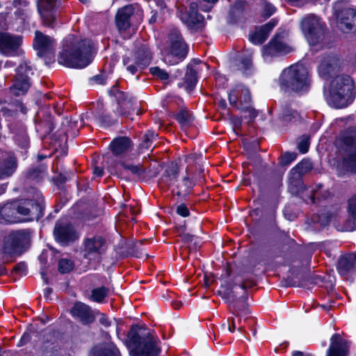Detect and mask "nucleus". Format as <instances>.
<instances>
[{"mask_svg": "<svg viewBox=\"0 0 356 356\" xmlns=\"http://www.w3.org/2000/svg\"><path fill=\"white\" fill-rule=\"evenodd\" d=\"M92 49L90 40H81L74 35H69L63 40L58 63L68 67L83 68L92 61Z\"/></svg>", "mask_w": 356, "mask_h": 356, "instance_id": "f257e3e1", "label": "nucleus"}, {"mask_svg": "<svg viewBox=\"0 0 356 356\" xmlns=\"http://www.w3.org/2000/svg\"><path fill=\"white\" fill-rule=\"evenodd\" d=\"M225 288L223 291H218V293L229 304L232 313L238 318V321H245L248 319L250 311L247 303L248 293L245 290V284L237 277L234 280L225 282L222 284Z\"/></svg>", "mask_w": 356, "mask_h": 356, "instance_id": "f03ea898", "label": "nucleus"}, {"mask_svg": "<svg viewBox=\"0 0 356 356\" xmlns=\"http://www.w3.org/2000/svg\"><path fill=\"white\" fill-rule=\"evenodd\" d=\"M125 344L131 356H158L160 349L151 333L133 325L127 334Z\"/></svg>", "mask_w": 356, "mask_h": 356, "instance_id": "7ed1b4c3", "label": "nucleus"}, {"mask_svg": "<svg viewBox=\"0 0 356 356\" xmlns=\"http://www.w3.org/2000/svg\"><path fill=\"white\" fill-rule=\"evenodd\" d=\"M309 83L308 70L299 64L284 69L279 78L280 88L284 92H305Z\"/></svg>", "mask_w": 356, "mask_h": 356, "instance_id": "20e7f679", "label": "nucleus"}, {"mask_svg": "<svg viewBox=\"0 0 356 356\" xmlns=\"http://www.w3.org/2000/svg\"><path fill=\"white\" fill-rule=\"evenodd\" d=\"M353 81L346 74L337 76L330 83L329 90L324 91V96L328 104L335 108L346 107L348 104Z\"/></svg>", "mask_w": 356, "mask_h": 356, "instance_id": "39448f33", "label": "nucleus"}, {"mask_svg": "<svg viewBox=\"0 0 356 356\" xmlns=\"http://www.w3.org/2000/svg\"><path fill=\"white\" fill-rule=\"evenodd\" d=\"M31 191V198L14 200L17 215L22 221L38 220L44 215L45 204L42 194L34 188Z\"/></svg>", "mask_w": 356, "mask_h": 356, "instance_id": "423d86ee", "label": "nucleus"}, {"mask_svg": "<svg viewBox=\"0 0 356 356\" xmlns=\"http://www.w3.org/2000/svg\"><path fill=\"white\" fill-rule=\"evenodd\" d=\"M168 47L166 49L163 60L170 65H177L187 56L189 47L185 42L181 31L172 28L168 34Z\"/></svg>", "mask_w": 356, "mask_h": 356, "instance_id": "0eeeda50", "label": "nucleus"}, {"mask_svg": "<svg viewBox=\"0 0 356 356\" xmlns=\"http://www.w3.org/2000/svg\"><path fill=\"white\" fill-rule=\"evenodd\" d=\"M175 7L177 16L190 32L195 33L204 29L206 24L204 17L198 13L197 1H186V4L177 1Z\"/></svg>", "mask_w": 356, "mask_h": 356, "instance_id": "6e6552de", "label": "nucleus"}, {"mask_svg": "<svg viewBox=\"0 0 356 356\" xmlns=\"http://www.w3.org/2000/svg\"><path fill=\"white\" fill-rule=\"evenodd\" d=\"M29 235L22 230L10 232L3 241L0 251V263L9 262L10 259L22 254L29 243Z\"/></svg>", "mask_w": 356, "mask_h": 356, "instance_id": "1a4fd4ad", "label": "nucleus"}, {"mask_svg": "<svg viewBox=\"0 0 356 356\" xmlns=\"http://www.w3.org/2000/svg\"><path fill=\"white\" fill-rule=\"evenodd\" d=\"M301 30L310 45L326 46L325 40V24L317 16L309 15L300 22Z\"/></svg>", "mask_w": 356, "mask_h": 356, "instance_id": "9d476101", "label": "nucleus"}, {"mask_svg": "<svg viewBox=\"0 0 356 356\" xmlns=\"http://www.w3.org/2000/svg\"><path fill=\"white\" fill-rule=\"evenodd\" d=\"M33 46L37 50L38 55L44 58L47 65L55 61L54 54L56 46L55 39L40 31H35Z\"/></svg>", "mask_w": 356, "mask_h": 356, "instance_id": "9b49d317", "label": "nucleus"}, {"mask_svg": "<svg viewBox=\"0 0 356 356\" xmlns=\"http://www.w3.org/2000/svg\"><path fill=\"white\" fill-rule=\"evenodd\" d=\"M109 93L117 102V112L122 116L133 120L131 115L138 108L136 99L128 93L119 90L115 86L112 87Z\"/></svg>", "mask_w": 356, "mask_h": 356, "instance_id": "f8f14e48", "label": "nucleus"}, {"mask_svg": "<svg viewBox=\"0 0 356 356\" xmlns=\"http://www.w3.org/2000/svg\"><path fill=\"white\" fill-rule=\"evenodd\" d=\"M13 84L10 87V92L15 96L26 93L30 88L29 74H32V67L26 61L20 63L15 70Z\"/></svg>", "mask_w": 356, "mask_h": 356, "instance_id": "ddd939ff", "label": "nucleus"}, {"mask_svg": "<svg viewBox=\"0 0 356 356\" xmlns=\"http://www.w3.org/2000/svg\"><path fill=\"white\" fill-rule=\"evenodd\" d=\"M228 99L230 105L237 109L247 111L250 109L251 116L255 118L257 113L254 109H252L250 104L252 102L249 89L243 85H236L234 89L231 90L228 95Z\"/></svg>", "mask_w": 356, "mask_h": 356, "instance_id": "4468645a", "label": "nucleus"}, {"mask_svg": "<svg viewBox=\"0 0 356 356\" xmlns=\"http://www.w3.org/2000/svg\"><path fill=\"white\" fill-rule=\"evenodd\" d=\"M83 246V257L86 259H99L106 252L108 243L103 236L91 235L84 238Z\"/></svg>", "mask_w": 356, "mask_h": 356, "instance_id": "2eb2a0df", "label": "nucleus"}, {"mask_svg": "<svg viewBox=\"0 0 356 356\" xmlns=\"http://www.w3.org/2000/svg\"><path fill=\"white\" fill-rule=\"evenodd\" d=\"M54 236L58 243L65 246L75 242L80 235L72 223L58 220L55 224Z\"/></svg>", "mask_w": 356, "mask_h": 356, "instance_id": "dca6fc26", "label": "nucleus"}, {"mask_svg": "<svg viewBox=\"0 0 356 356\" xmlns=\"http://www.w3.org/2000/svg\"><path fill=\"white\" fill-rule=\"evenodd\" d=\"M122 168L123 174H129L132 179L137 181L144 180L147 177H155L159 172V165L154 163V165L148 168L143 167L140 164L128 163L122 162L120 163Z\"/></svg>", "mask_w": 356, "mask_h": 356, "instance_id": "f3484780", "label": "nucleus"}, {"mask_svg": "<svg viewBox=\"0 0 356 356\" xmlns=\"http://www.w3.org/2000/svg\"><path fill=\"white\" fill-rule=\"evenodd\" d=\"M22 43V37L8 32H0V53L5 56H15L19 54Z\"/></svg>", "mask_w": 356, "mask_h": 356, "instance_id": "a211bd4d", "label": "nucleus"}, {"mask_svg": "<svg viewBox=\"0 0 356 356\" xmlns=\"http://www.w3.org/2000/svg\"><path fill=\"white\" fill-rule=\"evenodd\" d=\"M17 166V159L13 152L0 149V180L10 177Z\"/></svg>", "mask_w": 356, "mask_h": 356, "instance_id": "6ab92c4d", "label": "nucleus"}, {"mask_svg": "<svg viewBox=\"0 0 356 356\" xmlns=\"http://www.w3.org/2000/svg\"><path fill=\"white\" fill-rule=\"evenodd\" d=\"M337 26L343 32L356 31V10L344 8L336 13Z\"/></svg>", "mask_w": 356, "mask_h": 356, "instance_id": "aec40b11", "label": "nucleus"}, {"mask_svg": "<svg viewBox=\"0 0 356 356\" xmlns=\"http://www.w3.org/2000/svg\"><path fill=\"white\" fill-rule=\"evenodd\" d=\"M284 33H277L268 43L263 47V55L264 56H275L283 54H287L291 51L282 39Z\"/></svg>", "mask_w": 356, "mask_h": 356, "instance_id": "412c9836", "label": "nucleus"}, {"mask_svg": "<svg viewBox=\"0 0 356 356\" xmlns=\"http://www.w3.org/2000/svg\"><path fill=\"white\" fill-rule=\"evenodd\" d=\"M37 6L44 24L53 27L57 17L58 8L56 1H38Z\"/></svg>", "mask_w": 356, "mask_h": 356, "instance_id": "4be33fe9", "label": "nucleus"}, {"mask_svg": "<svg viewBox=\"0 0 356 356\" xmlns=\"http://www.w3.org/2000/svg\"><path fill=\"white\" fill-rule=\"evenodd\" d=\"M71 314L83 325H88L95 321V316L91 308L85 303L77 302L71 309Z\"/></svg>", "mask_w": 356, "mask_h": 356, "instance_id": "5701e85b", "label": "nucleus"}, {"mask_svg": "<svg viewBox=\"0 0 356 356\" xmlns=\"http://www.w3.org/2000/svg\"><path fill=\"white\" fill-rule=\"evenodd\" d=\"M179 168L175 163H170L165 169L159 179V186L161 188H168L174 186L178 179Z\"/></svg>", "mask_w": 356, "mask_h": 356, "instance_id": "b1692460", "label": "nucleus"}, {"mask_svg": "<svg viewBox=\"0 0 356 356\" xmlns=\"http://www.w3.org/2000/svg\"><path fill=\"white\" fill-rule=\"evenodd\" d=\"M330 346L326 356H347L348 353V342L342 339L340 334H334L331 337Z\"/></svg>", "mask_w": 356, "mask_h": 356, "instance_id": "393cba45", "label": "nucleus"}, {"mask_svg": "<svg viewBox=\"0 0 356 356\" xmlns=\"http://www.w3.org/2000/svg\"><path fill=\"white\" fill-rule=\"evenodd\" d=\"M344 143L352 147L353 150L344 157L342 161L343 166L350 172L356 173V133L344 138Z\"/></svg>", "mask_w": 356, "mask_h": 356, "instance_id": "a878e982", "label": "nucleus"}, {"mask_svg": "<svg viewBox=\"0 0 356 356\" xmlns=\"http://www.w3.org/2000/svg\"><path fill=\"white\" fill-rule=\"evenodd\" d=\"M340 64V60L334 56L325 58L318 66V73L321 77L327 79L334 74Z\"/></svg>", "mask_w": 356, "mask_h": 356, "instance_id": "bb28decb", "label": "nucleus"}, {"mask_svg": "<svg viewBox=\"0 0 356 356\" xmlns=\"http://www.w3.org/2000/svg\"><path fill=\"white\" fill-rule=\"evenodd\" d=\"M22 221L18 216L15 201L0 206V223H15Z\"/></svg>", "mask_w": 356, "mask_h": 356, "instance_id": "cd10ccee", "label": "nucleus"}, {"mask_svg": "<svg viewBox=\"0 0 356 356\" xmlns=\"http://www.w3.org/2000/svg\"><path fill=\"white\" fill-rule=\"evenodd\" d=\"M134 13L132 5H127L119 9L115 15V24L119 30L125 31L130 26V18Z\"/></svg>", "mask_w": 356, "mask_h": 356, "instance_id": "c85d7f7f", "label": "nucleus"}, {"mask_svg": "<svg viewBox=\"0 0 356 356\" xmlns=\"http://www.w3.org/2000/svg\"><path fill=\"white\" fill-rule=\"evenodd\" d=\"M277 20L272 19L266 24L261 26L255 33L250 35V40L254 44H262L268 37L270 31L277 25Z\"/></svg>", "mask_w": 356, "mask_h": 356, "instance_id": "c756f323", "label": "nucleus"}, {"mask_svg": "<svg viewBox=\"0 0 356 356\" xmlns=\"http://www.w3.org/2000/svg\"><path fill=\"white\" fill-rule=\"evenodd\" d=\"M312 282L311 274L309 271L293 273L291 276H288L285 280L286 286L292 287H305L307 284Z\"/></svg>", "mask_w": 356, "mask_h": 356, "instance_id": "7c9ffc66", "label": "nucleus"}, {"mask_svg": "<svg viewBox=\"0 0 356 356\" xmlns=\"http://www.w3.org/2000/svg\"><path fill=\"white\" fill-rule=\"evenodd\" d=\"M355 265L356 255L353 253L345 254L339 258L337 270L341 275L345 276L355 270Z\"/></svg>", "mask_w": 356, "mask_h": 356, "instance_id": "2f4dec72", "label": "nucleus"}, {"mask_svg": "<svg viewBox=\"0 0 356 356\" xmlns=\"http://www.w3.org/2000/svg\"><path fill=\"white\" fill-rule=\"evenodd\" d=\"M91 354L93 356H120V350L112 342L94 346L91 349Z\"/></svg>", "mask_w": 356, "mask_h": 356, "instance_id": "473e14b6", "label": "nucleus"}, {"mask_svg": "<svg viewBox=\"0 0 356 356\" xmlns=\"http://www.w3.org/2000/svg\"><path fill=\"white\" fill-rule=\"evenodd\" d=\"M134 60L140 69H144L149 65L152 60V54L147 44H143L138 47L134 53Z\"/></svg>", "mask_w": 356, "mask_h": 356, "instance_id": "72a5a7b5", "label": "nucleus"}, {"mask_svg": "<svg viewBox=\"0 0 356 356\" xmlns=\"http://www.w3.org/2000/svg\"><path fill=\"white\" fill-rule=\"evenodd\" d=\"M132 145L131 140L127 136H120L114 138L111 145V149L115 155H120L129 150Z\"/></svg>", "mask_w": 356, "mask_h": 356, "instance_id": "f704fd0d", "label": "nucleus"}, {"mask_svg": "<svg viewBox=\"0 0 356 356\" xmlns=\"http://www.w3.org/2000/svg\"><path fill=\"white\" fill-rule=\"evenodd\" d=\"M305 186L302 177L298 175L289 172V191L293 195H299L303 192Z\"/></svg>", "mask_w": 356, "mask_h": 356, "instance_id": "c9c22d12", "label": "nucleus"}, {"mask_svg": "<svg viewBox=\"0 0 356 356\" xmlns=\"http://www.w3.org/2000/svg\"><path fill=\"white\" fill-rule=\"evenodd\" d=\"M330 196V193L327 189H323V185L322 184H316L311 191V195L308 197V200H306L307 203L314 204L316 203V199L326 200Z\"/></svg>", "mask_w": 356, "mask_h": 356, "instance_id": "e433bc0d", "label": "nucleus"}, {"mask_svg": "<svg viewBox=\"0 0 356 356\" xmlns=\"http://www.w3.org/2000/svg\"><path fill=\"white\" fill-rule=\"evenodd\" d=\"M245 1H235L229 11V22L235 23L243 17Z\"/></svg>", "mask_w": 356, "mask_h": 356, "instance_id": "4c0bfd02", "label": "nucleus"}, {"mask_svg": "<svg viewBox=\"0 0 356 356\" xmlns=\"http://www.w3.org/2000/svg\"><path fill=\"white\" fill-rule=\"evenodd\" d=\"M47 175V167L44 165L33 166L29 169L26 172V177L35 181H40L45 178Z\"/></svg>", "mask_w": 356, "mask_h": 356, "instance_id": "58836bf2", "label": "nucleus"}, {"mask_svg": "<svg viewBox=\"0 0 356 356\" xmlns=\"http://www.w3.org/2000/svg\"><path fill=\"white\" fill-rule=\"evenodd\" d=\"M348 218L347 223L351 230L356 229V194L353 195L348 202Z\"/></svg>", "mask_w": 356, "mask_h": 356, "instance_id": "ea45409f", "label": "nucleus"}, {"mask_svg": "<svg viewBox=\"0 0 356 356\" xmlns=\"http://www.w3.org/2000/svg\"><path fill=\"white\" fill-rule=\"evenodd\" d=\"M298 118L299 114L296 111L291 109L287 105L282 107L280 114V119L284 124H286L290 122H296Z\"/></svg>", "mask_w": 356, "mask_h": 356, "instance_id": "a19ab883", "label": "nucleus"}, {"mask_svg": "<svg viewBox=\"0 0 356 356\" xmlns=\"http://www.w3.org/2000/svg\"><path fill=\"white\" fill-rule=\"evenodd\" d=\"M54 129L52 118L47 115L45 119L40 120L36 124V130L41 132L44 136L49 134Z\"/></svg>", "mask_w": 356, "mask_h": 356, "instance_id": "79ce46f5", "label": "nucleus"}, {"mask_svg": "<svg viewBox=\"0 0 356 356\" xmlns=\"http://www.w3.org/2000/svg\"><path fill=\"white\" fill-rule=\"evenodd\" d=\"M330 221V216L327 213L314 214L312 217V227L314 230H320L328 225Z\"/></svg>", "mask_w": 356, "mask_h": 356, "instance_id": "37998d69", "label": "nucleus"}, {"mask_svg": "<svg viewBox=\"0 0 356 356\" xmlns=\"http://www.w3.org/2000/svg\"><path fill=\"white\" fill-rule=\"evenodd\" d=\"M313 168V165L310 160L303 159L298 163L290 172L302 177L304 175L308 173Z\"/></svg>", "mask_w": 356, "mask_h": 356, "instance_id": "c03bdc74", "label": "nucleus"}, {"mask_svg": "<svg viewBox=\"0 0 356 356\" xmlns=\"http://www.w3.org/2000/svg\"><path fill=\"white\" fill-rule=\"evenodd\" d=\"M184 85L186 89L188 91H191L197 83V73L192 69H188L184 76Z\"/></svg>", "mask_w": 356, "mask_h": 356, "instance_id": "a18cd8bd", "label": "nucleus"}, {"mask_svg": "<svg viewBox=\"0 0 356 356\" xmlns=\"http://www.w3.org/2000/svg\"><path fill=\"white\" fill-rule=\"evenodd\" d=\"M176 120L182 127H188L193 120L191 113L185 109H181L176 115Z\"/></svg>", "mask_w": 356, "mask_h": 356, "instance_id": "49530a36", "label": "nucleus"}, {"mask_svg": "<svg viewBox=\"0 0 356 356\" xmlns=\"http://www.w3.org/2000/svg\"><path fill=\"white\" fill-rule=\"evenodd\" d=\"M108 289L105 286H101L92 290L91 299L97 302H101L107 296Z\"/></svg>", "mask_w": 356, "mask_h": 356, "instance_id": "de8ad7c7", "label": "nucleus"}, {"mask_svg": "<svg viewBox=\"0 0 356 356\" xmlns=\"http://www.w3.org/2000/svg\"><path fill=\"white\" fill-rule=\"evenodd\" d=\"M157 134H155L152 131H148L143 136V139L140 144V146L143 149H149L153 143V141L156 139Z\"/></svg>", "mask_w": 356, "mask_h": 356, "instance_id": "09e8293b", "label": "nucleus"}, {"mask_svg": "<svg viewBox=\"0 0 356 356\" xmlns=\"http://www.w3.org/2000/svg\"><path fill=\"white\" fill-rule=\"evenodd\" d=\"M17 145L22 148L26 149L29 145V138L24 131H22L17 134L15 137Z\"/></svg>", "mask_w": 356, "mask_h": 356, "instance_id": "8fccbe9b", "label": "nucleus"}, {"mask_svg": "<svg viewBox=\"0 0 356 356\" xmlns=\"http://www.w3.org/2000/svg\"><path fill=\"white\" fill-rule=\"evenodd\" d=\"M74 268V262L67 259H61L58 261V269L61 273H67Z\"/></svg>", "mask_w": 356, "mask_h": 356, "instance_id": "3c124183", "label": "nucleus"}, {"mask_svg": "<svg viewBox=\"0 0 356 356\" xmlns=\"http://www.w3.org/2000/svg\"><path fill=\"white\" fill-rule=\"evenodd\" d=\"M297 156L295 152H285L280 158V163L282 166L289 165Z\"/></svg>", "mask_w": 356, "mask_h": 356, "instance_id": "603ef678", "label": "nucleus"}, {"mask_svg": "<svg viewBox=\"0 0 356 356\" xmlns=\"http://www.w3.org/2000/svg\"><path fill=\"white\" fill-rule=\"evenodd\" d=\"M149 71L152 75L158 77L162 81H165L169 78L168 73L165 70H162L159 67H151Z\"/></svg>", "mask_w": 356, "mask_h": 356, "instance_id": "864d4df0", "label": "nucleus"}, {"mask_svg": "<svg viewBox=\"0 0 356 356\" xmlns=\"http://www.w3.org/2000/svg\"><path fill=\"white\" fill-rule=\"evenodd\" d=\"M276 10V8L270 3L266 2L264 4L261 15L264 18L270 17Z\"/></svg>", "mask_w": 356, "mask_h": 356, "instance_id": "5fc2aeb1", "label": "nucleus"}, {"mask_svg": "<svg viewBox=\"0 0 356 356\" xmlns=\"http://www.w3.org/2000/svg\"><path fill=\"white\" fill-rule=\"evenodd\" d=\"M143 241L135 243L133 245L131 253L136 257H142L143 256V249L142 248Z\"/></svg>", "mask_w": 356, "mask_h": 356, "instance_id": "6e6d98bb", "label": "nucleus"}, {"mask_svg": "<svg viewBox=\"0 0 356 356\" xmlns=\"http://www.w3.org/2000/svg\"><path fill=\"white\" fill-rule=\"evenodd\" d=\"M309 138L307 136H302L300 141L298 143V149L299 151L305 154L307 152L309 149Z\"/></svg>", "mask_w": 356, "mask_h": 356, "instance_id": "4d7b16f0", "label": "nucleus"}, {"mask_svg": "<svg viewBox=\"0 0 356 356\" xmlns=\"http://www.w3.org/2000/svg\"><path fill=\"white\" fill-rule=\"evenodd\" d=\"M130 62L129 58H124L123 63L127 65V70L131 74H135L138 70H141L139 67L134 63V64H129Z\"/></svg>", "mask_w": 356, "mask_h": 356, "instance_id": "13d9d810", "label": "nucleus"}, {"mask_svg": "<svg viewBox=\"0 0 356 356\" xmlns=\"http://www.w3.org/2000/svg\"><path fill=\"white\" fill-rule=\"evenodd\" d=\"M177 213L183 217L188 216L190 214L188 209L184 204H181L177 207Z\"/></svg>", "mask_w": 356, "mask_h": 356, "instance_id": "bf43d9fd", "label": "nucleus"}, {"mask_svg": "<svg viewBox=\"0 0 356 356\" xmlns=\"http://www.w3.org/2000/svg\"><path fill=\"white\" fill-rule=\"evenodd\" d=\"M97 119L99 122L104 126H110L113 123L112 119L107 115H100L98 116Z\"/></svg>", "mask_w": 356, "mask_h": 356, "instance_id": "052dcab7", "label": "nucleus"}, {"mask_svg": "<svg viewBox=\"0 0 356 356\" xmlns=\"http://www.w3.org/2000/svg\"><path fill=\"white\" fill-rule=\"evenodd\" d=\"M13 271H15V273H17L19 275L24 274L26 271V264L24 262H20V263L17 264L13 268Z\"/></svg>", "mask_w": 356, "mask_h": 356, "instance_id": "680f3d73", "label": "nucleus"}, {"mask_svg": "<svg viewBox=\"0 0 356 356\" xmlns=\"http://www.w3.org/2000/svg\"><path fill=\"white\" fill-rule=\"evenodd\" d=\"M199 2H200V4H198L199 9L202 11H204V12H208L213 8L214 3L216 1H206L207 3V4H202V3L203 1H199Z\"/></svg>", "mask_w": 356, "mask_h": 356, "instance_id": "e2e57ef3", "label": "nucleus"}, {"mask_svg": "<svg viewBox=\"0 0 356 356\" xmlns=\"http://www.w3.org/2000/svg\"><path fill=\"white\" fill-rule=\"evenodd\" d=\"M28 12L26 10L17 8V10L15 11V15L17 17L19 18L22 21H25L26 18L28 16Z\"/></svg>", "mask_w": 356, "mask_h": 356, "instance_id": "0e129e2a", "label": "nucleus"}, {"mask_svg": "<svg viewBox=\"0 0 356 356\" xmlns=\"http://www.w3.org/2000/svg\"><path fill=\"white\" fill-rule=\"evenodd\" d=\"M31 340V334L29 332H24L23 335L22 336L19 343L18 346H23L26 344H27Z\"/></svg>", "mask_w": 356, "mask_h": 356, "instance_id": "69168bd1", "label": "nucleus"}, {"mask_svg": "<svg viewBox=\"0 0 356 356\" xmlns=\"http://www.w3.org/2000/svg\"><path fill=\"white\" fill-rule=\"evenodd\" d=\"M231 321V323H232V325H229V323L227 324V329L231 332H233L235 329L236 328V325L241 324L242 323V321L240 323L238 321V318H229L228 319V322Z\"/></svg>", "mask_w": 356, "mask_h": 356, "instance_id": "338daca9", "label": "nucleus"}, {"mask_svg": "<svg viewBox=\"0 0 356 356\" xmlns=\"http://www.w3.org/2000/svg\"><path fill=\"white\" fill-rule=\"evenodd\" d=\"M183 182L184 187L186 188L184 190L185 192L188 191L194 186L193 181L188 176L183 178Z\"/></svg>", "mask_w": 356, "mask_h": 356, "instance_id": "774afa93", "label": "nucleus"}]
</instances>
